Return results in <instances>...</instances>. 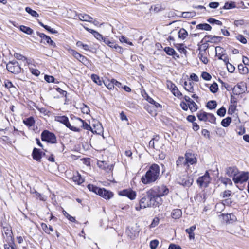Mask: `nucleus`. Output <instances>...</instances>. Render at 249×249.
Wrapping results in <instances>:
<instances>
[{
    "mask_svg": "<svg viewBox=\"0 0 249 249\" xmlns=\"http://www.w3.org/2000/svg\"><path fill=\"white\" fill-rule=\"evenodd\" d=\"M196 28L206 31H210L212 29L211 26L207 23L199 24L196 26Z\"/></svg>",
    "mask_w": 249,
    "mask_h": 249,
    "instance_id": "nucleus-31",
    "label": "nucleus"
},
{
    "mask_svg": "<svg viewBox=\"0 0 249 249\" xmlns=\"http://www.w3.org/2000/svg\"><path fill=\"white\" fill-rule=\"evenodd\" d=\"M160 171L159 166L157 164H152L145 175L142 177V182L146 184L155 182L159 178Z\"/></svg>",
    "mask_w": 249,
    "mask_h": 249,
    "instance_id": "nucleus-2",
    "label": "nucleus"
},
{
    "mask_svg": "<svg viewBox=\"0 0 249 249\" xmlns=\"http://www.w3.org/2000/svg\"><path fill=\"white\" fill-rule=\"evenodd\" d=\"M217 106L216 102L214 100L209 101L207 104V107L210 109H213L216 108Z\"/></svg>",
    "mask_w": 249,
    "mask_h": 249,
    "instance_id": "nucleus-42",
    "label": "nucleus"
},
{
    "mask_svg": "<svg viewBox=\"0 0 249 249\" xmlns=\"http://www.w3.org/2000/svg\"><path fill=\"white\" fill-rule=\"evenodd\" d=\"M233 92L234 94L239 95L240 94L244 92L245 90L242 88V86L241 85H237L233 89Z\"/></svg>",
    "mask_w": 249,
    "mask_h": 249,
    "instance_id": "nucleus-33",
    "label": "nucleus"
},
{
    "mask_svg": "<svg viewBox=\"0 0 249 249\" xmlns=\"http://www.w3.org/2000/svg\"><path fill=\"white\" fill-rule=\"evenodd\" d=\"M72 180L79 185L84 181V179L82 178L81 175L79 174L78 172L76 173V174L73 175Z\"/></svg>",
    "mask_w": 249,
    "mask_h": 249,
    "instance_id": "nucleus-23",
    "label": "nucleus"
},
{
    "mask_svg": "<svg viewBox=\"0 0 249 249\" xmlns=\"http://www.w3.org/2000/svg\"><path fill=\"white\" fill-rule=\"evenodd\" d=\"M249 178L248 173L247 172H242L237 173L235 177L232 178L235 183H242L246 182Z\"/></svg>",
    "mask_w": 249,
    "mask_h": 249,
    "instance_id": "nucleus-7",
    "label": "nucleus"
},
{
    "mask_svg": "<svg viewBox=\"0 0 249 249\" xmlns=\"http://www.w3.org/2000/svg\"><path fill=\"white\" fill-rule=\"evenodd\" d=\"M4 85L5 87L8 89L10 91H14L16 89V87L13 85L12 82L8 80H6L4 81Z\"/></svg>",
    "mask_w": 249,
    "mask_h": 249,
    "instance_id": "nucleus-32",
    "label": "nucleus"
},
{
    "mask_svg": "<svg viewBox=\"0 0 249 249\" xmlns=\"http://www.w3.org/2000/svg\"><path fill=\"white\" fill-rule=\"evenodd\" d=\"M104 84L109 89H112L114 88V82H113V79L111 81L107 80L104 82Z\"/></svg>",
    "mask_w": 249,
    "mask_h": 249,
    "instance_id": "nucleus-43",
    "label": "nucleus"
},
{
    "mask_svg": "<svg viewBox=\"0 0 249 249\" xmlns=\"http://www.w3.org/2000/svg\"><path fill=\"white\" fill-rule=\"evenodd\" d=\"M236 7L235 3L234 2L231 1V2H226L223 7L224 9H230Z\"/></svg>",
    "mask_w": 249,
    "mask_h": 249,
    "instance_id": "nucleus-47",
    "label": "nucleus"
},
{
    "mask_svg": "<svg viewBox=\"0 0 249 249\" xmlns=\"http://www.w3.org/2000/svg\"><path fill=\"white\" fill-rule=\"evenodd\" d=\"M174 88H173L172 91L173 94L178 97H179L182 95V93L179 91L178 88L175 86V85H173Z\"/></svg>",
    "mask_w": 249,
    "mask_h": 249,
    "instance_id": "nucleus-48",
    "label": "nucleus"
},
{
    "mask_svg": "<svg viewBox=\"0 0 249 249\" xmlns=\"http://www.w3.org/2000/svg\"><path fill=\"white\" fill-rule=\"evenodd\" d=\"M7 70L13 73L18 74L21 71V68L16 61H10L6 65Z\"/></svg>",
    "mask_w": 249,
    "mask_h": 249,
    "instance_id": "nucleus-5",
    "label": "nucleus"
},
{
    "mask_svg": "<svg viewBox=\"0 0 249 249\" xmlns=\"http://www.w3.org/2000/svg\"><path fill=\"white\" fill-rule=\"evenodd\" d=\"M207 21L212 24H216L218 25H222V23L221 21L215 19L214 18H210L207 20Z\"/></svg>",
    "mask_w": 249,
    "mask_h": 249,
    "instance_id": "nucleus-51",
    "label": "nucleus"
},
{
    "mask_svg": "<svg viewBox=\"0 0 249 249\" xmlns=\"http://www.w3.org/2000/svg\"><path fill=\"white\" fill-rule=\"evenodd\" d=\"M79 18L80 20L82 21L91 22V20L93 18L87 14H80L79 15Z\"/></svg>",
    "mask_w": 249,
    "mask_h": 249,
    "instance_id": "nucleus-35",
    "label": "nucleus"
},
{
    "mask_svg": "<svg viewBox=\"0 0 249 249\" xmlns=\"http://www.w3.org/2000/svg\"><path fill=\"white\" fill-rule=\"evenodd\" d=\"M185 158L187 163V167H189L190 165H193L197 162V160L196 155L190 151L187 152L185 154Z\"/></svg>",
    "mask_w": 249,
    "mask_h": 249,
    "instance_id": "nucleus-8",
    "label": "nucleus"
},
{
    "mask_svg": "<svg viewBox=\"0 0 249 249\" xmlns=\"http://www.w3.org/2000/svg\"><path fill=\"white\" fill-rule=\"evenodd\" d=\"M41 42L43 43H45L46 42L47 44H50L52 46H55V43L51 39L49 36L47 35L44 38H43V39L41 40Z\"/></svg>",
    "mask_w": 249,
    "mask_h": 249,
    "instance_id": "nucleus-37",
    "label": "nucleus"
},
{
    "mask_svg": "<svg viewBox=\"0 0 249 249\" xmlns=\"http://www.w3.org/2000/svg\"><path fill=\"white\" fill-rule=\"evenodd\" d=\"M201 77L205 80H210L212 78L211 75L207 72H203L201 74Z\"/></svg>",
    "mask_w": 249,
    "mask_h": 249,
    "instance_id": "nucleus-58",
    "label": "nucleus"
},
{
    "mask_svg": "<svg viewBox=\"0 0 249 249\" xmlns=\"http://www.w3.org/2000/svg\"><path fill=\"white\" fill-rule=\"evenodd\" d=\"M182 215V211L180 209H176L173 210L171 216L173 218L179 219Z\"/></svg>",
    "mask_w": 249,
    "mask_h": 249,
    "instance_id": "nucleus-24",
    "label": "nucleus"
},
{
    "mask_svg": "<svg viewBox=\"0 0 249 249\" xmlns=\"http://www.w3.org/2000/svg\"><path fill=\"white\" fill-rule=\"evenodd\" d=\"M193 178L190 177H186L185 182H179V183L185 187H190L193 183Z\"/></svg>",
    "mask_w": 249,
    "mask_h": 249,
    "instance_id": "nucleus-28",
    "label": "nucleus"
},
{
    "mask_svg": "<svg viewBox=\"0 0 249 249\" xmlns=\"http://www.w3.org/2000/svg\"><path fill=\"white\" fill-rule=\"evenodd\" d=\"M226 172L229 177H232L233 178L238 173V170L236 167H229L226 169Z\"/></svg>",
    "mask_w": 249,
    "mask_h": 249,
    "instance_id": "nucleus-15",
    "label": "nucleus"
},
{
    "mask_svg": "<svg viewBox=\"0 0 249 249\" xmlns=\"http://www.w3.org/2000/svg\"><path fill=\"white\" fill-rule=\"evenodd\" d=\"M205 38L206 39H207V41L210 42L211 43H217L219 42L221 39L223 38V37L219 36H212V35L206 36H205Z\"/></svg>",
    "mask_w": 249,
    "mask_h": 249,
    "instance_id": "nucleus-16",
    "label": "nucleus"
},
{
    "mask_svg": "<svg viewBox=\"0 0 249 249\" xmlns=\"http://www.w3.org/2000/svg\"><path fill=\"white\" fill-rule=\"evenodd\" d=\"M159 244V241L157 240H153L150 242V247L151 249H156Z\"/></svg>",
    "mask_w": 249,
    "mask_h": 249,
    "instance_id": "nucleus-56",
    "label": "nucleus"
},
{
    "mask_svg": "<svg viewBox=\"0 0 249 249\" xmlns=\"http://www.w3.org/2000/svg\"><path fill=\"white\" fill-rule=\"evenodd\" d=\"M236 39L243 44L247 43L246 38L242 35H238L236 36Z\"/></svg>",
    "mask_w": 249,
    "mask_h": 249,
    "instance_id": "nucleus-57",
    "label": "nucleus"
},
{
    "mask_svg": "<svg viewBox=\"0 0 249 249\" xmlns=\"http://www.w3.org/2000/svg\"><path fill=\"white\" fill-rule=\"evenodd\" d=\"M164 51L166 52L167 54L169 55L179 57L178 54L176 53L175 50L172 48H170L169 47H166L164 48Z\"/></svg>",
    "mask_w": 249,
    "mask_h": 249,
    "instance_id": "nucleus-22",
    "label": "nucleus"
},
{
    "mask_svg": "<svg viewBox=\"0 0 249 249\" xmlns=\"http://www.w3.org/2000/svg\"><path fill=\"white\" fill-rule=\"evenodd\" d=\"M33 158L37 161H40L41 159V152L39 149L34 148L32 153Z\"/></svg>",
    "mask_w": 249,
    "mask_h": 249,
    "instance_id": "nucleus-18",
    "label": "nucleus"
},
{
    "mask_svg": "<svg viewBox=\"0 0 249 249\" xmlns=\"http://www.w3.org/2000/svg\"><path fill=\"white\" fill-rule=\"evenodd\" d=\"M103 41L106 44L112 48L113 47V45L115 44L113 41H110L107 37H105Z\"/></svg>",
    "mask_w": 249,
    "mask_h": 249,
    "instance_id": "nucleus-53",
    "label": "nucleus"
},
{
    "mask_svg": "<svg viewBox=\"0 0 249 249\" xmlns=\"http://www.w3.org/2000/svg\"><path fill=\"white\" fill-rule=\"evenodd\" d=\"M218 89V85L216 83H213L210 87V90L212 93H216Z\"/></svg>",
    "mask_w": 249,
    "mask_h": 249,
    "instance_id": "nucleus-46",
    "label": "nucleus"
},
{
    "mask_svg": "<svg viewBox=\"0 0 249 249\" xmlns=\"http://www.w3.org/2000/svg\"><path fill=\"white\" fill-rule=\"evenodd\" d=\"M168 249H182L181 247L178 245H176L174 244H171L169 247Z\"/></svg>",
    "mask_w": 249,
    "mask_h": 249,
    "instance_id": "nucleus-64",
    "label": "nucleus"
},
{
    "mask_svg": "<svg viewBox=\"0 0 249 249\" xmlns=\"http://www.w3.org/2000/svg\"><path fill=\"white\" fill-rule=\"evenodd\" d=\"M41 227L43 231L47 234H50L51 232H53V229L51 226H48L45 223H42L41 224Z\"/></svg>",
    "mask_w": 249,
    "mask_h": 249,
    "instance_id": "nucleus-30",
    "label": "nucleus"
},
{
    "mask_svg": "<svg viewBox=\"0 0 249 249\" xmlns=\"http://www.w3.org/2000/svg\"><path fill=\"white\" fill-rule=\"evenodd\" d=\"M55 120L63 124H71L68 118L65 116H57L55 117Z\"/></svg>",
    "mask_w": 249,
    "mask_h": 249,
    "instance_id": "nucleus-19",
    "label": "nucleus"
},
{
    "mask_svg": "<svg viewBox=\"0 0 249 249\" xmlns=\"http://www.w3.org/2000/svg\"><path fill=\"white\" fill-rule=\"evenodd\" d=\"M91 78L97 85L101 86L102 84V81L97 75L93 74L91 75Z\"/></svg>",
    "mask_w": 249,
    "mask_h": 249,
    "instance_id": "nucleus-41",
    "label": "nucleus"
},
{
    "mask_svg": "<svg viewBox=\"0 0 249 249\" xmlns=\"http://www.w3.org/2000/svg\"><path fill=\"white\" fill-rule=\"evenodd\" d=\"M82 127L84 129L90 130L93 133H96L98 135H103V125H82Z\"/></svg>",
    "mask_w": 249,
    "mask_h": 249,
    "instance_id": "nucleus-6",
    "label": "nucleus"
},
{
    "mask_svg": "<svg viewBox=\"0 0 249 249\" xmlns=\"http://www.w3.org/2000/svg\"><path fill=\"white\" fill-rule=\"evenodd\" d=\"M227 65V70L229 72L232 73L234 71L235 67L229 62L227 63H225Z\"/></svg>",
    "mask_w": 249,
    "mask_h": 249,
    "instance_id": "nucleus-60",
    "label": "nucleus"
},
{
    "mask_svg": "<svg viewBox=\"0 0 249 249\" xmlns=\"http://www.w3.org/2000/svg\"><path fill=\"white\" fill-rule=\"evenodd\" d=\"M119 195L122 196H126L131 200L135 199L136 197V193L132 189H124L119 192Z\"/></svg>",
    "mask_w": 249,
    "mask_h": 249,
    "instance_id": "nucleus-11",
    "label": "nucleus"
},
{
    "mask_svg": "<svg viewBox=\"0 0 249 249\" xmlns=\"http://www.w3.org/2000/svg\"><path fill=\"white\" fill-rule=\"evenodd\" d=\"M87 187L89 191H92L96 194H98L101 189L100 188H99L92 184L88 185Z\"/></svg>",
    "mask_w": 249,
    "mask_h": 249,
    "instance_id": "nucleus-38",
    "label": "nucleus"
},
{
    "mask_svg": "<svg viewBox=\"0 0 249 249\" xmlns=\"http://www.w3.org/2000/svg\"><path fill=\"white\" fill-rule=\"evenodd\" d=\"M63 214L71 222H75L76 220L75 217L70 215L68 213H67L66 211H63Z\"/></svg>",
    "mask_w": 249,
    "mask_h": 249,
    "instance_id": "nucleus-55",
    "label": "nucleus"
},
{
    "mask_svg": "<svg viewBox=\"0 0 249 249\" xmlns=\"http://www.w3.org/2000/svg\"><path fill=\"white\" fill-rule=\"evenodd\" d=\"M158 196L154 190L150 189L142 196V198L139 202V205L135 207L137 211H140L141 209L147 207H158L160 203L158 201Z\"/></svg>",
    "mask_w": 249,
    "mask_h": 249,
    "instance_id": "nucleus-1",
    "label": "nucleus"
},
{
    "mask_svg": "<svg viewBox=\"0 0 249 249\" xmlns=\"http://www.w3.org/2000/svg\"><path fill=\"white\" fill-rule=\"evenodd\" d=\"M112 48L114 49L115 51L120 53H122L123 52V49L121 47L118 46L116 43L114 45H113V47Z\"/></svg>",
    "mask_w": 249,
    "mask_h": 249,
    "instance_id": "nucleus-62",
    "label": "nucleus"
},
{
    "mask_svg": "<svg viewBox=\"0 0 249 249\" xmlns=\"http://www.w3.org/2000/svg\"><path fill=\"white\" fill-rule=\"evenodd\" d=\"M14 56L18 60H21L23 61H25L27 60L26 57L18 53H15Z\"/></svg>",
    "mask_w": 249,
    "mask_h": 249,
    "instance_id": "nucleus-59",
    "label": "nucleus"
},
{
    "mask_svg": "<svg viewBox=\"0 0 249 249\" xmlns=\"http://www.w3.org/2000/svg\"><path fill=\"white\" fill-rule=\"evenodd\" d=\"M215 120L216 118L213 114L209 113H208L207 117V122H210L212 124H215Z\"/></svg>",
    "mask_w": 249,
    "mask_h": 249,
    "instance_id": "nucleus-45",
    "label": "nucleus"
},
{
    "mask_svg": "<svg viewBox=\"0 0 249 249\" xmlns=\"http://www.w3.org/2000/svg\"><path fill=\"white\" fill-rule=\"evenodd\" d=\"M176 166L178 168V170L179 168H182L183 166L187 167L185 158L184 159L183 157L181 156L179 157L176 161Z\"/></svg>",
    "mask_w": 249,
    "mask_h": 249,
    "instance_id": "nucleus-17",
    "label": "nucleus"
},
{
    "mask_svg": "<svg viewBox=\"0 0 249 249\" xmlns=\"http://www.w3.org/2000/svg\"><path fill=\"white\" fill-rule=\"evenodd\" d=\"M238 70L239 72L241 74H245L248 73L249 71L248 68L246 66H244L242 64H240L238 65Z\"/></svg>",
    "mask_w": 249,
    "mask_h": 249,
    "instance_id": "nucleus-40",
    "label": "nucleus"
},
{
    "mask_svg": "<svg viewBox=\"0 0 249 249\" xmlns=\"http://www.w3.org/2000/svg\"><path fill=\"white\" fill-rule=\"evenodd\" d=\"M44 79L48 83L54 82L55 80L53 76L47 75H45Z\"/></svg>",
    "mask_w": 249,
    "mask_h": 249,
    "instance_id": "nucleus-63",
    "label": "nucleus"
},
{
    "mask_svg": "<svg viewBox=\"0 0 249 249\" xmlns=\"http://www.w3.org/2000/svg\"><path fill=\"white\" fill-rule=\"evenodd\" d=\"M169 193L168 188L165 185L158 186L157 189L156 196H158V199L161 196L167 195Z\"/></svg>",
    "mask_w": 249,
    "mask_h": 249,
    "instance_id": "nucleus-12",
    "label": "nucleus"
},
{
    "mask_svg": "<svg viewBox=\"0 0 249 249\" xmlns=\"http://www.w3.org/2000/svg\"><path fill=\"white\" fill-rule=\"evenodd\" d=\"M126 232L128 235V236L132 239H134L136 236L138 235V231H136L133 229V228L132 227L130 229H128L126 231Z\"/></svg>",
    "mask_w": 249,
    "mask_h": 249,
    "instance_id": "nucleus-25",
    "label": "nucleus"
},
{
    "mask_svg": "<svg viewBox=\"0 0 249 249\" xmlns=\"http://www.w3.org/2000/svg\"><path fill=\"white\" fill-rule=\"evenodd\" d=\"M183 86L187 91L192 93L194 92L193 83L191 80H189L188 82L187 81H184Z\"/></svg>",
    "mask_w": 249,
    "mask_h": 249,
    "instance_id": "nucleus-20",
    "label": "nucleus"
},
{
    "mask_svg": "<svg viewBox=\"0 0 249 249\" xmlns=\"http://www.w3.org/2000/svg\"><path fill=\"white\" fill-rule=\"evenodd\" d=\"M188 107L191 112H195L197 110L198 107L195 102L193 100L190 103H188Z\"/></svg>",
    "mask_w": 249,
    "mask_h": 249,
    "instance_id": "nucleus-39",
    "label": "nucleus"
},
{
    "mask_svg": "<svg viewBox=\"0 0 249 249\" xmlns=\"http://www.w3.org/2000/svg\"><path fill=\"white\" fill-rule=\"evenodd\" d=\"M25 11L34 17H38L39 16L38 14L35 10H32L30 7H27L25 8Z\"/></svg>",
    "mask_w": 249,
    "mask_h": 249,
    "instance_id": "nucleus-44",
    "label": "nucleus"
},
{
    "mask_svg": "<svg viewBox=\"0 0 249 249\" xmlns=\"http://www.w3.org/2000/svg\"><path fill=\"white\" fill-rule=\"evenodd\" d=\"M99 167L105 170L107 172L112 171L113 168V165L112 164L108 165L105 161H102L101 164L99 165Z\"/></svg>",
    "mask_w": 249,
    "mask_h": 249,
    "instance_id": "nucleus-21",
    "label": "nucleus"
},
{
    "mask_svg": "<svg viewBox=\"0 0 249 249\" xmlns=\"http://www.w3.org/2000/svg\"><path fill=\"white\" fill-rule=\"evenodd\" d=\"M226 112V109L224 107H222L219 109H218L217 111V114L218 116L220 117H223Z\"/></svg>",
    "mask_w": 249,
    "mask_h": 249,
    "instance_id": "nucleus-54",
    "label": "nucleus"
},
{
    "mask_svg": "<svg viewBox=\"0 0 249 249\" xmlns=\"http://www.w3.org/2000/svg\"><path fill=\"white\" fill-rule=\"evenodd\" d=\"M97 195L106 199H109L113 196V193L112 192L107 190L105 188H101Z\"/></svg>",
    "mask_w": 249,
    "mask_h": 249,
    "instance_id": "nucleus-13",
    "label": "nucleus"
},
{
    "mask_svg": "<svg viewBox=\"0 0 249 249\" xmlns=\"http://www.w3.org/2000/svg\"><path fill=\"white\" fill-rule=\"evenodd\" d=\"M2 228L3 235L5 242L10 244L13 243L14 238L11 228L8 226H2Z\"/></svg>",
    "mask_w": 249,
    "mask_h": 249,
    "instance_id": "nucleus-4",
    "label": "nucleus"
},
{
    "mask_svg": "<svg viewBox=\"0 0 249 249\" xmlns=\"http://www.w3.org/2000/svg\"><path fill=\"white\" fill-rule=\"evenodd\" d=\"M68 51L70 54L72 55L74 57V58L79 60L80 62L84 63L87 60V58L86 57L81 55L76 51L70 49L68 50Z\"/></svg>",
    "mask_w": 249,
    "mask_h": 249,
    "instance_id": "nucleus-14",
    "label": "nucleus"
},
{
    "mask_svg": "<svg viewBox=\"0 0 249 249\" xmlns=\"http://www.w3.org/2000/svg\"><path fill=\"white\" fill-rule=\"evenodd\" d=\"M76 46L78 47H82L85 50L89 51V45L83 44L81 41H78L76 42Z\"/></svg>",
    "mask_w": 249,
    "mask_h": 249,
    "instance_id": "nucleus-50",
    "label": "nucleus"
},
{
    "mask_svg": "<svg viewBox=\"0 0 249 249\" xmlns=\"http://www.w3.org/2000/svg\"><path fill=\"white\" fill-rule=\"evenodd\" d=\"M236 132L240 135L245 133V129L244 125H239L235 129Z\"/></svg>",
    "mask_w": 249,
    "mask_h": 249,
    "instance_id": "nucleus-49",
    "label": "nucleus"
},
{
    "mask_svg": "<svg viewBox=\"0 0 249 249\" xmlns=\"http://www.w3.org/2000/svg\"><path fill=\"white\" fill-rule=\"evenodd\" d=\"M208 113L204 111H200L197 113V116L199 120L207 122Z\"/></svg>",
    "mask_w": 249,
    "mask_h": 249,
    "instance_id": "nucleus-29",
    "label": "nucleus"
},
{
    "mask_svg": "<svg viewBox=\"0 0 249 249\" xmlns=\"http://www.w3.org/2000/svg\"><path fill=\"white\" fill-rule=\"evenodd\" d=\"M210 176L209 174V173L206 171L205 174L198 178L197 180V184L200 186V187H207L209 183L210 182Z\"/></svg>",
    "mask_w": 249,
    "mask_h": 249,
    "instance_id": "nucleus-10",
    "label": "nucleus"
},
{
    "mask_svg": "<svg viewBox=\"0 0 249 249\" xmlns=\"http://www.w3.org/2000/svg\"><path fill=\"white\" fill-rule=\"evenodd\" d=\"M178 38L182 40L185 39L188 36V32L184 28H181L178 32Z\"/></svg>",
    "mask_w": 249,
    "mask_h": 249,
    "instance_id": "nucleus-26",
    "label": "nucleus"
},
{
    "mask_svg": "<svg viewBox=\"0 0 249 249\" xmlns=\"http://www.w3.org/2000/svg\"><path fill=\"white\" fill-rule=\"evenodd\" d=\"M206 52L205 50L203 51H200L198 54V57L200 60L205 64H206L208 62V59L205 56Z\"/></svg>",
    "mask_w": 249,
    "mask_h": 249,
    "instance_id": "nucleus-27",
    "label": "nucleus"
},
{
    "mask_svg": "<svg viewBox=\"0 0 249 249\" xmlns=\"http://www.w3.org/2000/svg\"><path fill=\"white\" fill-rule=\"evenodd\" d=\"M231 121V119L230 117H227V118L223 119L221 121V124H229Z\"/></svg>",
    "mask_w": 249,
    "mask_h": 249,
    "instance_id": "nucleus-61",
    "label": "nucleus"
},
{
    "mask_svg": "<svg viewBox=\"0 0 249 249\" xmlns=\"http://www.w3.org/2000/svg\"><path fill=\"white\" fill-rule=\"evenodd\" d=\"M216 55L219 59L222 60L225 63H227L229 61L228 56L225 54V51L220 46L215 47Z\"/></svg>",
    "mask_w": 249,
    "mask_h": 249,
    "instance_id": "nucleus-9",
    "label": "nucleus"
},
{
    "mask_svg": "<svg viewBox=\"0 0 249 249\" xmlns=\"http://www.w3.org/2000/svg\"><path fill=\"white\" fill-rule=\"evenodd\" d=\"M196 16V12L195 11L191 12H183L181 13V17L184 18H191Z\"/></svg>",
    "mask_w": 249,
    "mask_h": 249,
    "instance_id": "nucleus-34",
    "label": "nucleus"
},
{
    "mask_svg": "<svg viewBox=\"0 0 249 249\" xmlns=\"http://www.w3.org/2000/svg\"><path fill=\"white\" fill-rule=\"evenodd\" d=\"M25 124H35L34 118L33 117H30L23 120Z\"/></svg>",
    "mask_w": 249,
    "mask_h": 249,
    "instance_id": "nucleus-52",
    "label": "nucleus"
},
{
    "mask_svg": "<svg viewBox=\"0 0 249 249\" xmlns=\"http://www.w3.org/2000/svg\"><path fill=\"white\" fill-rule=\"evenodd\" d=\"M20 29L21 31L28 35H31L33 32L31 28L24 25H21L20 26Z\"/></svg>",
    "mask_w": 249,
    "mask_h": 249,
    "instance_id": "nucleus-36",
    "label": "nucleus"
},
{
    "mask_svg": "<svg viewBox=\"0 0 249 249\" xmlns=\"http://www.w3.org/2000/svg\"><path fill=\"white\" fill-rule=\"evenodd\" d=\"M42 141H46L51 143H55L57 140L55 135L52 132L47 130H44L41 134Z\"/></svg>",
    "mask_w": 249,
    "mask_h": 249,
    "instance_id": "nucleus-3",
    "label": "nucleus"
}]
</instances>
